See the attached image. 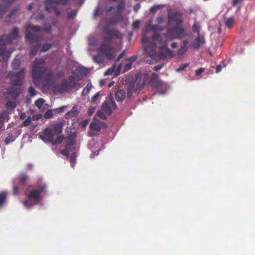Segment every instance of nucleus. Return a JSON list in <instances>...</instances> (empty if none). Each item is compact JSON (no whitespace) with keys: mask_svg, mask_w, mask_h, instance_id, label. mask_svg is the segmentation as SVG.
I'll use <instances>...</instances> for the list:
<instances>
[{"mask_svg":"<svg viewBox=\"0 0 255 255\" xmlns=\"http://www.w3.org/2000/svg\"><path fill=\"white\" fill-rule=\"evenodd\" d=\"M150 29L149 27H146L144 30V33L142 38V42L144 44V48L145 53L152 59H156L157 58L164 59L167 57H172L173 53L166 45H162L160 47V52L158 55L156 51V45L158 44H164L166 41V37L163 38L156 33L154 30L152 31V40L153 42L149 41L148 36L146 35Z\"/></svg>","mask_w":255,"mask_h":255,"instance_id":"f257e3e1","label":"nucleus"},{"mask_svg":"<svg viewBox=\"0 0 255 255\" xmlns=\"http://www.w3.org/2000/svg\"><path fill=\"white\" fill-rule=\"evenodd\" d=\"M24 75L25 70L24 69H22L11 77L13 86L8 88L6 92L4 93V96L6 99L9 100L6 103V105L8 108L12 109L15 108V103L11 100L16 99L20 94L22 91L21 88L22 80Z\"/></svg>","mask_w":255,"mask_h":255,"instance_id":"f03ea898","label":"nucleus"},{"mask_svg":"<svg viewBox=\"0 0 255 255\" xmlns=\"http://www.w3.org/2000/svg\"><path fill=\"white\" fill-rule=\"evenodd\" d=\"M45 61L43 59L35 60L32 66V74L33 78V82L35 84H38L40 78L44 75V78L48 85L50 86L55 75L52 70L46 71L45 67Z\"/></svg>","mask_w":255,"mask_h":255,"instance_id":"7ed1b4c3","label":"nucleus"},{"mask_svg":"<svg viewBox=\"0 0 255 255\" xmlns=\"http://www.w3.org/2000/svg\"><path fill=\"white\" fill-rule=\"evenodd\" d=\"M18 36V29L17 28L15 27L12 30L9 34L2 35L0 37V45L1 46V47L0 48V56L2 57L3 60H6L8 58L11 53L13 51V49H12L6 50L4 46L13 42Z\"/></svg>","mask_w":255,"mask_h":255,"instance_id":"20e7f679","label":"nucleus"},{"mask_svg":"<svg viewBox=\"0 0 255 255\" xmlns=\"http://www.w3.org/2000/svg\"><path fill=\"white\" fill-rule=\"evenodd\" d=\"M206 42L205 33L199 23L194 21L192 25V50H199Z\"/></svg>","mask_w":255,"mask_h":255,"instance_id":"39448f33","label":"nucleus"},{"mask_svg":"<svg viewBox=\"0 0 255 255\" xmlns=\"http://www.w3.org/2000/svg\"><path fill=\"white\" fill-rule=\"evenodd\" d=\"M115 57L114 49L107 42L102 43L98 49V54L93 56V60L95 62L98 64L102 63L105 58L109 60H112Z\"/></svg>","mask_w":255,"mask_h":255,"instance_id":"423d86ee","label":"nucleus"},{"mask_svg":"<svg viewBox=\"0 0 255 255\" xmlns=\"http://www.w3.org/2000/svg\"><path fill=\"white\" fill-rule=\"evenodd\" d=\"M51 28V26L50 25H46L42 28L36 25H29L26 29V39L29 41L31 44L38 41L40 38L37 35V32L40 31L41 29L48 32L50 31Z\"/></svg>","mask_w":255,"mask_h":255,"instance_id":"0eeeda50","label":"nucleus"},{"mask_svg":"<svg viewBox=\"0 0 255 255\" xmlns=\"http://www.w3.org/2000/svg\"><path fill=\"white\" fill-rule=\"evenodd\" d=\"M75 86V82L72 80V77H70L69 81L66 79H63L60 83L53 84L52 89L55 93L62 94L67 92L70 88H73Z\"/></svg>","mask_w":255,"mask_h":255,"instance_id":"6e6552de","label":"nucleus"},{"mask_svg":"<svg viewBox=\"0 0 255 255\" xmlns=\"http://www.w3.org/2000/svg\"><path fill=\"white\" fill-rule=\"evenodd\" d=\"M46 187L45 185H43L40 190H32L29 195V201L25 200L23 201V203L25 207L29 208L39 203L40 201V194Z\"/></svg>","mask_w":255,"mask_h":255,"instance_id":"1a4fd4ad","label":"nucleus"},{"mask_svg":"<svg viewBox=\"0 0 255 255\" xmlns=\"http://www.w3.org/2000/svg\"><path fill=\"white\" fill-rule=\"evenodd\" d=\"M117 108V106L112 95L109 96L108 101L104 102L101 107L102 110L108 115H110L112 114V109H116Z\"/></svg>","mask_w":255,"mask_h":255,"instance_id":"9d476101","label":"nucleus"},{"mask_svg":"<svg viewBox=\"0 0 255 255\" xmlns=\"http://www.w3.org/2000/svg\"><path fill=\"white\" fill-rule=\"evenodd\" d=\"M185 34L184 29L180 26L172 28L167 32L168 37L171 39L180 38Z\"/></svg>","mask_w":255,"mask_h":255,"instance_id":"9b49d317","label":"nucleus"},{"mask_svg":"<svg viewBox=\"0 0 255 255\" xmlns=\"http://www.w3.org/2000/svg\"><path fill=\"white\" fill-rule=\"evenodd\" d=\"M39 138L45 142H51L54 139V134L52 130L49 128H46L42 134L40 135Z\"/></svg>","mask_w":255,"mask_h":255,"instance_id":"f8f14e48","label":"nucleus"},{"mask_svg":"<svg viewBox=\"0 0 255 255\" xmlns=\"http://www.w3.org/2000/svg\"><path fill=\"white\" fill-rule=\"evenodd\" d=\"M138 75H137L134 85H131L127 90V96L128 97H130L132 95V91H136L138 89H141L144 85V83H143L142 84H140L138 81Z\"/></svg>","mask_w":255,"mask_h":255,"instance_id":"ddd939ff","label":"nucleus"},{"mask_svg":"<svg viewBox=\"0 0 255 255\" xmlns=\"http://www.w3.org/2000/svg\"><path fill=\"white\" fill-rule=\"evenodd\" d=\"M91 130L89 132L90 136H94L96 135L95 132H98L101 129V126L98 122L97 123L92 122L90 124Z\"/></svg>","mask_w":255,"mask_h":255,"instance_id":"4468645a","label":"nucleus"},{"mask_svg":"<svg viewBox=\"0 0 255 255\" xmlns=\"http://www.w3.org/2000/svg\"><path fill=\"white\" fill-rule=\"evenodd\" d=\"M55 0H47L46 2V10L47 11H50L52 7L57 15H59L60 14V11L56 7L53 5Z\"/></svg>","mask_w":255,"mask_h":255,"instance_id":"2eb2a0df","label":"nucleus"},{"mask_svg":"<svg viewBox=\"0 0 255 255\" xmlns=\"http://www.w3.org/2000/svg\"><path fill=\"white\" fill-rule=\"evenodd\" d=\"M168 20L169 22L175 21L177 25L182 22L181 15L178 13H170L169 15Z\"/></svg>","mask_w":255,"mask_h":255,"instance_id":"dca6fc26","label":"nucleus"},{"mask_svg":"<svg viewBox=\"0 0 255 255\" xmlns=\"http://www.w3.org/2000/svg\"><path fill=\"white\" fill-rule=\"evenodd\" d=\"M126 97V92L124 90H118L115 94V98L117 101H123Z\"/></svg>","mask_w":255,"mask_h":255,"instance_id":"f3484780","label":"nucleus"},{"mask_svg":"<svg viewBox=\"0 0 255 255\" xmlns=\"http://www.w3.org/2000/svg\"><path fill=\"white\" fill-rule=\"evenodd\" d=\"M77 114V107L75 106L72 108L71 111L66 113V116L67 118H69L76 116Z\"/></svg>","mask_w":255,"mask_h":255,"instance_id":"a211bd4d","label":"nucleus"},{"mask_svg":"<svg viewBox=\"0 0 255 255\" xmlns=\"http://www.w3.org/2000/svg\"><path fill=\"white\" fill-rule=\"evenodd\" d=\"M63 124L59 123L54 126V131L56 135H59L62 131Z\"/></svg>","mask_w":255,"mask_h":255,"instance_id":"6ab92c4d","label":"nucleus"},{"mask_svg":"<svg viewBox=\"0 0 255 255\" xmlns=\"http://www.w3.org/2000/svg\"><path fill=\"white\" fill-rule=\"evenodd\" d=\"M188 42L186 41H184L183 45L180 48V49L178 51V55L179 56H181L184 54L187 51V46Z\"/></svg>","mask_w":255,"mask_h":255,"instance_id":"aec40b11","label":"nucleus"},{"mask_svg":"<svg viewBox=\"0 0 255 255\" xmlns=\"http://www.w3.org/2000/svg\"><path fill=\"white\" fill-rule=\"evenodd\" d=\"M40 47L39 43H37L35 45L32 46L30 50V56L31 57H34L37 53V51Z\"/></svg>","mask_w":255,"mask_h":255,"instance_id":"412c9836","label":"nucleus"},{"mask_svg":"<svg viewBox=\"0 0 255 255\" xmlns=\"http://www.w3.org/2000/svg\"><path fill=\"white\" fill-rule=\"evenodd\" d=\"M234 21V18L233 17L228 18L225 21V26L231 28L233 26V24Z\"/></svg>","mask_w":255,"mask_h":255,"instance_id":"4be33fe9","label":"nucleus"},{"mask_svg":"<svg viewBox=\"0 0 255 255\" xmlns=\"http://www.w3.org/2000/svg\"><path fill=\"white\" fill-rule=\"evenodd\" d=\"M92 88V84L91 83H88L86 87L84 89V90L82 91V95H87L89 91L91 90Z\"/></svg>","mask_w":255,"mask_h":255,"instance_id":"5701e85b","label":"nucleus"},{"mask_svg":"<svg viewBox=\"0 0 255 255\" xmlns=\"http://www.w3.org/2000/svg\"><path fill=\"white\" fill-rule=\"evenodd\" d=\"M189 66V63H185L180 65L177 69L176 70V72H181L184 71L186 68Z\"/></svg>","mask_w":255,"mask_h":255,"instance_id":"b1692460","label":"nucleus"},{"mask_svg":"<svg viewBox=\"0 0 255 255\" xmlns=\"http://www.w3.org/2000/svg\"><path fill=\"white\" fill-rule=\"evenodd\" d=\"M6 197V194L4 192L0 193V207H1L5 202Z\"/></svg>","mask_w":255,"mask_h":255,"instance_id":"393cba45","label":"nucleus"},{"mask_svg":"<svg viewBox=\"0 0 255 255\" xmlns=\"http://www.w3.org/2000/svg\"><path fill=\"white\" fill-rule=\"evenodd\" d=\"M20 61L18 59H14L12 63V66L14 69L16 70L19 66Z\"/></svg>","mask_w":255,"mask_h":255,"instance_id":"a878e982","label":"nucleus"},{"mask_svg":"<svg viewBox=\"0 0 255 255\" xmlns=\"http://www.w3.org/2000/svg\"><path fill=\"white\" fill-rule=\"evenodd\" d=\"M44 101L42 99H38L35 101V105L39 109H41L42 107L44 104Z\"/></svg>","mask_w":255,"mask_h":255,"instance_id":"bb28decb","label":"nucleus"},{"mask_svg":"<svg viewBox=\"0 0 255 255\" xmlns=\"http://www.w3.org/2000/svg\"><path fill=\"white\" fill-rule=\"evenodd\" d=\"M76 156H77L76 155V153H74L71 155V156L70 157V161L71 162V166L72 167H74V165H75V163L76 162Z\"/></svg>","mask_w":255,"mask_h":255,"instance_id":"cd10ccee","label":"nucleus"},{"mask_svg":"<svg viewBox=\"0 0 255 255\" xmlns=\"http://www.w3.org/2000/svg\"><path fill=\"white\" fill-rule=\"evenodd\" d=\"M28 180V177L24 174H21L20 176V181L22 184H24Z\"/></svg>","mask_w":255,"mask_h":255,"instance_id":"c85d7f7f","label":"nucleus"},{"mask_svg":"<svg viewBox=\"0 0 255 255\" xmlns=\"http://www.w3.org/2000/svg\"><path fill=\"white\" fill-rule=\"evenodd\" d=\"M163 6L161 5H154L153 6H152L150 8V11L151 12H153V13H154L158 9H160V8H161Z\"/></svg>","mask_w":255,"mask_h":255,"instance_id":"c756f323","label":"nucleus"},{"mask_svg":"<svg viewBox=\"0 0 255 255\" xmlns=\"http://www.w3.org/2000/svg\"><path fill=\"white\" fill-rule=\"evenodd\" d=\"M63 140V136L62 135H60V136H58L55 140L54 139H53V141L52 142V144H58V143L62 142Z\"/></svg>","mask_w":255,"mask_h":255,"instance_id":"7c9ffc66","label":"nucleus"},{"mask_svg":"<svg viewBox=\"0 0 255 255\" xmlns=\"http://www.w3.org/2000/svg\"><path fill=\"white\" fill-rule=\"evenodd\" d=\"M51 48V44L50 43H46L43 46L41 51L42 52H46Z\"/></svg>","mask_w":255,"mask_h":255,"instance_id":"2f4dec72","label":"nucleus"},{"mask_svg":"<svg viewBox=\"0 0 255 255\" xmlns=\"http://www.w3.org/2000/svg\"><path fill=\"white\" fill-rule=\"evenodd\" d=\"M97 114L102 119H103V120H106L107 119V117H106V116L105 114V112H103L102 110H99L97 112Z\"/></svg>","mask_w":255,"mask_h":255,"instance_id":"473e14b6","label":"nucleus"},{"mask_svg":"<svg viewBox=\"0 0 255 255\" xmlns=\"http://www.w3.org/2000/svg\"><path fill=\"white\" fill-rule=\"evenodd\" d=\"M52 111L51 110H48L45 112L44 114V117L46 119H50L52 117Z\"/></svg>","mask_w":255,"mask_h":255,"instance_id":"72a5a7b5","label":"nucleus"},{"mask_svg":"<svg viewBox=\"0 0 255 255\" xmlns=\"http://www.w3.org/2000/svg\"><path fill=\"white\" fill-rule=\"evenodd\" d=\"M75 142L71 140L68 144L66 145V148L68 149H72L74 148Z\"/></svg>","mask_w":255,"mask_h":255,"instance_id":"f704fd0d","label":"nucleus"},{"mask_svg":"<svg viewBox=\"0 0 255 255\" xmlns=\"http://www.w3.org/2000/svg\"><path fill=\"white\" fill-rule=\"evenodd\" d=\"M29 93L30 96L33 97L36 95L35 89L32 87H30L29 89Z\"/></svg>","mask_w":255,"mask_h":255,"instance_id":"c9c22d12","label":"nucleus"},{"mask_svg":"<svg viewBox=\"0 0 255 255\" xmlns=\"http://www.w3.org/2000/svg\"><path fill=\"white\" fill-rule=\"evenodd\" d=\"M31 119L30 117H29L24 121L23 125L24 126L27 127L31 124Z\"/></svg>","mask_w":255,"mask_h":255,"instance_id":"e433bc0d","label":"nucleus"},{"mask_svg":"<svg viewBox=\"0 0 255 255\" xmlns=\"http://www.w3.org/2000/svg\"><path fill=\"white\" fill-rule=\"evenodd\" d=\"M205 68L201 67L195 71V74L197 76H200L203 72L205 71Z\"/></svg>","mask_w":255,"mask_h":255,"instance_id":"4c0bfd02","label":"nucleus"},{"mask_svg":"<svg viewBox=\"0 0 255 255\" xmlns=\"http://www.w3.org/2000/svg\"><path fill=\"white\" fill-rule=\"evenodd\" d=\"M6 9V6H1L0 5V18L3 16V15Z\"/></svg>","mask_w":255,"mask_h":255,"instance_id":"58836bf2","label":"nucleus"},{"mask_svg":"<svg viewBox=\"0 0 255 255\" xmlns=\"http://www.w3.org/2000/svg\"><path fill=\"white\" fill-rule=\"evenodd\" d=\"M76 14L77 11L73 10L68 13V16L69 18H72L76 16Z\"/></svg>","mask_w":255,"mask_h":255,"instance_id":"ea45409f","label":"nucleus"},{"mask_svg":"<svg viewBox=\"0 0 255 255\" xmlns=\"http://www.w3.org/2000/svg\"><path fill=\"white\" fill-rule=\"evenodd\" d=\"M114 71V69L113 68H111L108 69L104 73L105 75H112Z\"/></svg>","mask_w":255,"mask_h":255,"instance_id":"a19ab883","label":"nucleus"},{"mask_svg":"<svg viewBox=\"0 0 255 255\" xmlns=\"http://www.w3.org/2000/svg\"><path fill=\"white\" fill-rule=\"evenodd\" d=\"M101 10V8L99 6L96 8L94 13V15L95 17H97L98 15L100 14Z\"/></svg>","mask_w":255,"mask_h":255,"instance_id":"79ce46f5","label":"nucleus"},{"mask_svg":"<svg viewBox=\"0 0 255 255\" xmlns=\"http://www.w3.org/2000/svg\"><path fill=\"white\" fill-rule=\"evenodd\" d=\"M15 0H2V2L3 4H5L6 6H9Z\"/></svg>","mask_w":255,"mask_h":255,"instance_id":"37998d69","label":"nucleus"},{"mask_svg":"<svg viewBox=\"0 0 255 255\" xmlns=\"http://www.w3.org/2000/svg\"><path fill=\"white\" fill-rule=\"evenodd\" d=\"M139 24H140V21L139 20L134 21L132 23L133 28H134V29L137 28L139 27Z\"/></svg>","mask_w":255,"mask_h":255,"instance_id":"c03bdc74","label":"nucleus"},{"mask_svg":"<svg viewBox=\"0 0 255 255\" xmlns=\"http://www.w3.org/2000/svg\"><path fill=\"white\" fill-rule=\"evenodd\" d=\"M64 75H65V72L63 70H61L60 71H59L57 74L55 76L57 78H61V77H63L64 76Z\"/></svg>","mask_w":255,"mask_h":255,"instance_id":"a18cd8bd","label":"nucleus"},{"mask_svg":"<svg viewBox=\"0 0 255 255\" xmlns=\"http://www.w3.org/2000/svg\"><path fill=\"white\" fill-rule=\"evenodd\" d=\"M14 140V138L11 136H8L5 139V142L6 144L9 143L10 142L13 141Z\"/></svg>","mask_w":255,"mask_h":255,"instance_id":"49530a36","label":"nucleus"},{"mask_svg":"<svg viewBox=\"0 0 255 255\" xmlns=\"http://www.w3.org/2000/svg\"><path fill=\"white\" fill-rule=\"evenodd\" d=\"M116 10V7L114 6H109L107 9V12H114Z\"/></svg>","mask_w":255,"mask_h":255,"instance_id":"de8ad7c7","label":"nucleus"},{"mask_svg":"<svg viewBox=\"0 0 255 255\" xmlns=\"http://www.w3.org/2000/svg\"><path fill=\"white\" fill-rule=\"evenodd\" d=\"M125 2L124 1H122L119 4L118 6V8L119 10H121L125 7Z\"/></svg>","mask_w":255,"mask_h":255,"instance_id":"09e8293b","label":"nucleus"},{"mask_svg":"<svg viewBox=\"0 0 255 255\" xmlns=\"http://www.w3.org/2000/svg\"><path fill=\"white\" fill-rule=\"evenodd\" d=\"M61 153L63 154V155H64L65 156H66L67 157L68 156V155H69V151H68V149L66 148L65 149H64V150H62L61 151Z\"/></svg>","mask_w":255,"mask_h":255,"instance_id":"8fccbe9b","label":"nucleus"},{"mask_svg":"<svg viewBox=\"0 0 255 255\" xmlns=\"http://www.w3.org/2000/svg\"><path fill=\"white\" fill-rule=\"evenodd\" d=\"M95 120H96L97 122H98L99 125H100L101 127H103L104 128H106L107 127V125L104 123H102V122H100L99 121L97 120L96 118H95L94 119Z\"/></svg>","mask_w":255,"mask_h":255,"instance_id":"3c124183","label":"nucleus"},{"mask_svg":"<svg viewBox=\"0 0 255 255\" xmlns=\"http://www.w3.org/2000/svg\"><path fill=\"white\" fill-rule=\"evenodd\" d=\"M163 65H164L163 64L157 65L153 68V70L154 71H157L160 70L163 67Z\"/></svg>","mask_w":255,"mask_h":255,"instance_id":"603ef678","label":"nucleus"},{"mask_svg":"<svg viewBox=\"0 0 255 255\" xmlns=\"http://www.w3.org/2000/svg\"><path fill=\"white\" fill-rule=\"evenodd\" d=\"M137 59V56H131L130 58H129L128 60L130 61V63H132V62L135 61Z\"/></svg>","mask_w":255,"mask_h":255,"instance_id":"864d4df0","label":"nucleus"},{"mask_svg":"<svg viewBox=\"0 0 255 255\" xmlns=\"http://www.w3.org/2000/svg\"><path fill=\"white\" fill-rule=\"evenodd\" d=\"M99 92L96 93L95 95H94L93 96V97L92 98V102H95L96 101V100L97 99V98L99 97Z\"/></svg>","mask_w":255,"mask_h":255,"instance_id":"5fc2aeb1","label":"nucleus"},{"mask_svg":"<svg viewBox=\"0 0 255 255\" xmlns=\"http://www.w3.org/2000/svg\"><path fill=\"white\" fill-rule=\"evenodd\" d=\"M13 194H18V187L15 185V181L13 182Z\"/></svg>","mask_w":255,"mask_h":255,"instance_id":"6e6d98bb","label":"nucleus"},{"mask_svg":"<svg viewBox=\"0 0 255 255\" xmlns=\"http://www.w3.org/2000/svg\"><path fill=\"white\" fill-rule=\"evenodd\" d=\"M222 66H221V65H217L216 67V72L217 73L220 72L222 70Z\"/></svg>","mask_w":255,"mask_h":255,"instance_id":"4d7b16f0","label":"nucleus"},{"mask_svg":"<svg viewBox=\"0 0 255 255\" xmlns=\"http://www.w3.org/2000/svg\"><path fill=\"white\" fill-rule=\"evenodd\" d=\"M243 0H233V5H236L238 3H240L242 2Z\"/></svg>","mask_w":255,"mask_h":255,"instance_id":"13d9d810","label":"nucleus"},{"mask_svg":"<svg viewBox=\"0 0 255 255\" xmlns=\"http://www.w3.org/2000/svg\"><path fill=\"white\" fill-rule=\"evenodd\" d=\"M131 67V63L130 62L129 63L127 64L125 66V68H126V70H128L130 69Z\"/></svg>","mask_w":255,"mask_h":255,"instance_id":"bf43d9fd","label":"nucleus"},{"mask_svg":"<svg viewBox=\"0 0 255 255\" xmlns=\"http://www.w3.org/2000/svg\"><path fill=\"white\" fill-rule=\"evenodd\" d=\"M157 77H158L157 74H156L155 73H152L151 75V80L152 81L155 80L157 79Z\"/></svg>","mask_w":255,"mask_h":255,"instance_id":"052dcab7","label":"nucleus"},{"mask_svg":"<svg viewBox=\"0 0 255 255\" xmlns=\"http://www.w3.org/2000/svg\"><path fill=\"white\" fill-rule=\"evenodd\" d=\"M201 10V7H199V6H196L194 8V9H192V13H194V12H197L198 10Z\"/></svg>","mask_w":255,"mask_h":255,"instance_id":"680f3d73","label":"nucleus"},{"mask_svg":"<svg viewBox=\"0 0 255 255\" xmlns=\"http://www.w3.org/2000/svg\"><path fill=\"white\" fill-rule=\"evenodd\" d=\"M18 8L17 7H15L13 10L9 14V16L10 17H12L13 16V15L14 14V13H15L17 10H18Z\"/></svg>","mask_w":255,"mask_h":255,"instance_id":"e2e57ef3","label":"nucleus"},{"mask_svg":"<svg viewBox=\"0 0 255 255\" xmlns=\"http://www.w3.org/2000/svg\"><path fill=\"white\" fill-rule=\"evenodd\" d=\"M68 0H58V2L61 3L62 4H66Z\"/></svg>","mask_w":255,"mask_h":255,"instance_id":"0e129e2a","label":"nucleus"},{"mask_svg":"<svg viewBox=\"0 0 255 255\" xmlns=\"http://www.w3.org/2000/svg\"><path fill=\"white\" fill-rule=\"evenodd\" d=\"M125 53H126L125 51H124L123 52H122L121 53V54L120 55V56H119V57H118V58L117 59V61L119 60V59H120L121 58H122V57H123V56H124Z\"/></svg>","mask_w":255,"mask_h":255,"instance_id":"69168bd1","label":"nucleus"},{"mask_svg":"<svg viewBox=\"0 0 255 255\" xmlns=\"http://www.w3.org/2000/svg\"><path fill=\"white\" fill-rule=\"evenodd\" d=\"M139 8L140 5L139 4H137L134 6V9L135 11H137L139 9Z\"/></svg>","mask_w":255,"mask_h":255,"instance_id":"338daca9","label":"nucleus"},{"mask_svg":"<svg viewBox=\"0 0 255 255\" xmlns=\"http://www.w3.org/2000/svg\"><path fill=\"white\" fill-rule=\"evenodd\" d=\"M26 118V115L24 113H22L20 115V119H22V120H23L24 119H25Z\"/></svg>","mask_w":255,"mask_h":255,"instance_id":"774afa93","label":"nucleus"}]
</instances>
